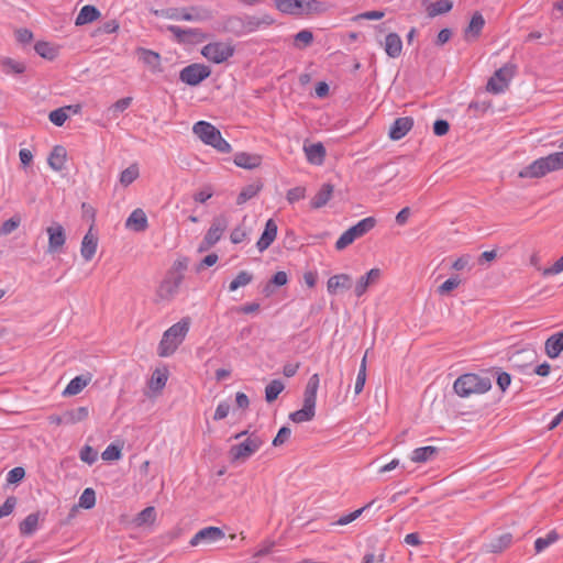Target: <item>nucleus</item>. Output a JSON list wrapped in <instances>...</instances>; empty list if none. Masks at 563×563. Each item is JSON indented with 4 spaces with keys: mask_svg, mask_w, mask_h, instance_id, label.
<instances>
[{
    "mask_svg": "<svg viewBox=\"0 0 563 563\" xmlns=\"http://www.w3.org/2000/svg\"><path fill=\"white\" fill-rule=\"evenodd\" d=\"M492 388V378L487 375H479L475 373H465L460 375L454 384V393L462 397L467 398L471 395H481L487 393Z\"/></svg>",
    "mask_w": 563,
    "mask_h": 563,
    "instance_id": "1",
    "label": "nucleus"
},
{
    "mask_svg": "<svg viewBox=\"0 0 563 563\" xmlns=\"http://www.w3.org/2000/svg\"><path fill=\"white\" fill-rule=\"evenodd\" d=\"M320 384L319 374L309 377L303 391L302 408L289 415V419L296 423L311 421L316 416L317 391Z\"/></svg>",
    "mask_w": 563,
    "mask_h": 563,
    "instance_id": "2",
    "label": "nucleus"
},
{
    "mask_svg": "<svg viewBox=\"0 0 563 563\" xmlns=\"http://www.w3.org/2000/svg\"><path fill=\"white\" fill-rule=\"evenodd\" d=\"M190 325L189 318H183L180 321L176 322L172 327H169L162 336V340L158 344L157 354L161 357H167L175 353L179 344L186 338Z\"/></svg>",
    "mask_w": 563,
    "mask_h": 563,
    "instance_id": "3",
    "label": "nucleus"
},
{
    "mask_svg": "<svg viewBox=\"0 0 563 563\" xmlns=\"http://www.w3.org/2000/svg\"><path fill=\"white\" fill-rule=\"evenodd\" d=\"M563 168V152H555L533 161L523 167L518 176L520 178H541L550 172Z\"/></svg>",
    "mask_w": 563,
    "mask_h": 563,
    "instance_id": "4",
    "label": "nucleus"
},
{
    "mask_svg": "<svg viewBox=\"0 0 563 563\" xmlns=\"http://www.w3.org/2000/svg\"><path fill=\"white\" fill-rule=\"evenodd\" d=\"M377 220L374 217H367L360 220L356 224L344 231L335 242V249L342 251L351 245L356 239L364 236L376 225Z\"/></svg>",
    "mask_w": 563,
    "mask_h": 563,
    "instance_id": "5",
    "label": "nucleus"
},
{
    "mask_svg": "<svg viewBox=\"0 0 563 563\" xmlns=\"http://www.w3.org/2000/svg\"><path fill=\"white\" fill-rule=\"evenodd\" d=\"M264 441L255 432L249 434V437L239 444L232 445L229 450L230 461L244 462L257 452L263 445Z\"/></svg>",
    "mask_w": 563,
    "mask_h": 563,
    "instance_id": "6",
    "label": "nucleus"
},
{
    "mask_svg": "<svg viewBox=\"0 0 563 563\" xmlns=\"http://www.w3.org/2000/svg\"><path fill=\"white\" fill-rule=\"evenodd\" d=\"M517 71V65L506 63L503 67L497 69L494 75L488 79L486 89L493 93L504 92Z\"/></svg>",
    "mask_w": 563,
    "mask_h": 563,
    "instance_id": "7",
    "label": "nucleus"
},
{
    "mask_svg": "<svg viewBox=\"0 0 563 563\" xmlns=\"http://www.w3.org/2000/svg\"><path fill=\"white\" fill-rule=\"evenodd\" d=\"M211 75V68L201 63H192L179 71V80L188 86H199Z\"/></svg>",
    "mask_w": 563,
    "mask_h": 563,
    "instance_id": "8",
    "label": "nucleus"
},
{
    "mask_svg": "<svg viewBox=\"0 0 563 563\" xmlns=\"http://www.w3.org/2000/svg\"><path fill=\"white\" fill-rule=\"evenodd\" d=\"M234 46L230 43L212 42L201 48V55L214 64H222L234 55Z\"/></svg>",
    "mask_w": 563,
    "mask_h": 563,
    "instance_id": "9",
    "label": "nucleus"
},
{
    "mask_svg": "<svg viewBox=\"0 0 563 563\" xmlns=\"http://www.w3.org/2000/svg\"><path fill=\"white\" fill-rule=\"evenodd\" d=\"M184 280V274H176L175 272H167L165 278L159 284L156 295L161 300H172L179 290Z\"/></svg>",
    "mask_w": 563,
    "mask_h": 563,
    "instance_id": "10",
    "label": "nucleus"
},
{
    "mask_svg": "<svg viewBox=\"0 0 563 563\" xmlns=\"http://www.w3.org/2000/svg\"><path fill=\"white\" fill-rule=\"evenodd\" d=\"M167 31L173 34L176 42L180 44H197L209 37L200 29H183L178 25H168Z\"/></svg>",
    "mask_w": 563,
    "mask_h": 563,
    "instance_id": "11",
    "label": "nucleus"
},
{
    "mask_svg": "<svg viewBox=\"0 0 563 563\" xmlns=\"http://www.w3.org/2000/svg\"><path fill=\"white\" fill-rule=\"evenodd\" d=\"M216 31L220 33H229L236 37H241L245 34V25H244V15L231 14L224 15L217 23L214 27Z\"/></svg>",
    "mask_w": 563,
    "mask_h": 563,
    "instance_id": "12",
    "label": "nucleus"
},
{
    "mask_svg": "<svg viewBox=\"0 0 563 563\" xmlns=\"http://www.w3.org/2000/svg\"><path fill=\"white\" fill-rule=\"evenodd\" d=\"M225 538L224 531L219 527H205L194 534L189 544L191 547L210 545Z\"/></svg>",
    "mask_w": 563,
    "mask_h": 563,
    "instance_id": "13",
    "label": "nucleus"
},
{
    "mask_svg": "<svg viewBox=\"0 0 563 563\" xmlns=\"http://www.w3.org/2000/svg\"><path fill=\"white\" fill-rule=\"evenodd\" d=\"M244 15L245 34L267 29L276 23V20L268 13L262 15Z\"/></svg>",
    "mask_w": 563,
    "mask_h": 563,
    "instance_id": "14",
    "label": "nucleus"
},
{
    "mask_svg": "<svg viewBox=\"0 0 563 563\" xmlns=\"http://www.w3.org/2000/svg\"><path fill=\"white\" fill-rule=\"evenodd\" d=\"M192 132L207 145L212 146L221 132L210 122L198 121L192 126Z\"/></svg>",
    "mask_w": 563,
    "mask_h": 563,
    "instance_id": "15",
    "label": "nucleus"
},
{
    "mask_svg": "<svg viewBox=\"0 0 563 563\" xmlns=\"http://www.w3.org/2000/svg\"><path fill=\"white\" fill-rule=\"evenodd\" d=\"M48 234V253H58L66 242V233L62 224L54 222L46 229Z\"/></svg>",
    "mask_w": 563,
    "mask_h": 563,
    "instance_id": "16",
    "label": "nucleus"
},
{
    "mask_svg": "<svg viewBox=\"0 0 563 563\" xmlns=\"http://www.w3.org/2000/svg\"><path fill=\"white\" fill-rule=\"evenodd\" d=\"M228 225H229V219L225 214L221 213V214L216 216L212 219L210 228L208 229V231L205 234L206 243L211 242V243L217 244L221 240Z\"/></svg>",
    "mask_w": 563,
    "mask_h": 563,
    "instance_id": "17",
    "label": "nucleus"
},
{
    "mask_svg": "<svg viewBox=\"0 0 563 563\" xmlns=\"http://www.w3.org/2000/svg\"><path fill=\"white\" fill-rule=\"evenodd\" d=\"M353 279L349 274H336L331 276L327 282V290L331 296H336L338 294L349 290L352 288Z\"/></svg>",
    "mask_w": 563,
    "mask_h": 563,
    "instance_id": "18",
    "label": "nucleus"
},
{
    "mask_svg": "<svg viewBox=\"0 0 563 563\" xmlns=\"http://www.w3.org/2000/svg\"><path fill=\"white\" fill-rule=\"evenodd\" d=\"M484 25H485V19L483 16V14L481 12L476 11L472 15L468 25L463 31V38L466 42H473V41L477 40L482 34Z\"/></svg>",
    "mask_w": 563,
    "mask_h": 563,
    "instance_id": "19",
    "label": "nucleus"
},
{
    "mask_svg": "<svg viewBox=\"0 0 563 563\" xmlns=\"http://www.w3.org/2000/svg\"><path fill=\"white\" fill-rule=\"evenodd\" d=\"M413 126V119L411 117L397 118L389 128L388 136L393 141H399Z\"/></svg>",
    "mask_w": 563,
    "mask_h": 563,
    "instance_id": "20",
    "label": "nucleus"
},
{
    "mask_svg": "<svg viewBox=\"0 0 563 563\" xmlns=\"http://www.w3.org/2000/svg\"><path fill=\"white\" fill-rule=\"evenodd\" d=\"M380 274L382 273L379 268H372L365 275H362L354 286L355 296L361 298L367 291L371 285L378 282Z\"/></svg>",
    "mask_w": 563,
    "mask_h": 563,
    "instance_id": "21",
    "label": "nucleus"
},
{
    "mask_svg": "<svg viewBox=\"0 0 563 563\" xmlns=\"http://www.w3.org/2000/svg\"><path fill=\"white\" fill-rule=\"evenodd\" d=\"M277 230L278 227L275 220L268 219L265 223V228L261 238L256 242V247L258 249L260 252H264L272 245V243L275 241L277 236Z\"/></svg>",
    "mask_w": 563,
    "mask_h": 563,
    "instance_id": "22",
    "label": "nucleus"
},
{
    "mask_svg": "<svg viewBox=\"0 0 563 563\" xmlns=\"http://www.w3.org/2000/svg\"><path fill=\"white\" fill-rule=\"evenodd\" d=\"M93 224H90L88 232L81 241L80 253L85 261H91L98 246V235L92 233Z\"/></svg>",
    "mask_w": 563,
    "mask_h": 563,
    "instance_id": "23",
    "label": "nucleus"
},
{
    "mask_svg": "<svg viewBox=\"0 0 563 563\" xmlns=\"http://www.w3.org/2000/svg\"><path fill=\"white\" fill-rule=\"evenodd\" d=\"M184 14L181 15L183 21H189V22H203L209 21L212 19V12L211 10L199 7V5H191L188 8H184Z\"/></svg>",
    "mask_w": 563,
    "mask_h": 563,
    "instance_id": "24",
    "label": "nucleus"
},
{
    "mask_svg": "<svg viewBox=\"0 0 563 563\" xmlns=\"http://www.w3.org/2000/svg\"><path fill=\"white\" fill-rule=\"evenodd\" d=\"M305 0H274L275 8L283 14L303 15Z\"/></svg>",
    "mask_w": 563,
    "mask_h": 563,
    "instance_id": "25",
    "label": "nucleus"
},
{
    "mask_svg": "<svg viewBox=\"0 0 563 563\" xmlns=\"http://www.w3.org/2000/svg\"><path fill=\"white\" fill-rule=\"evenodd\" d=\"M67 151L63 145H55L47 157L48 166L55 172H62L65 168Z\"/></svg>",
    "mask_w": 563,
    "mask_h": 563,
    "instance_id": "26",
    "label": "nucleus"
},
{
    "mask_svg": "<svg viewBox=\"0 0 563 563\" xmlns=\"http://www.w3.org/2000/svg\"><path fill=\"white\" fill-rule=\"evenodd\" d=\"M125 225L135 232H144L148 228L145 212L140 208L133 210L126 219Z\"/></svg>",
    "mask_w": 563,
    "mask_h": 563,
    "instance_id": "27",
    "label": "nucleus"
},
{
    "mask_svg": "<svg viewBox=\"0 0 563 563\" xmlns=\"http://www.w3.org/2000/svg\"><path fill=\"white\" fill-rule=\"evenodd\" d=\"M384 49L388 57L397 58L402 52V41L399 34L390 32L385 37Z\"/></svg>",
    "mask_w": 563,
    "mask_h": 563,
    "instance_id": "28",
    "label": "nucleus"
},
{
    "mask_svg": "<svg viewBox=\"0 0 563 563\" xmlns=\"http://www.w3.org/2000/svg\"><path fill=\"white\" fill-rule=\"evenodd\" d=\"M233 162L238 167L244 169H254L261 165L262 156L246 152H239L234 155Z\"/></svg>",
    "mask_w": 563,
    "mask_h": 563,
    "instance_id": "29",
    "label": "nucleus"
},
{
    "mask_svg": "<svg viewBox=\"0 0 563 563\" xmlns=\"http://www.w3.org/2000/svg\"><path fill=\"white\" fill-rule=\"evenodd\" d=\"M333 189L334 187L330 183L323 184L319 191L310 200L311 209H320L324 207L331 199Z\"/></svg>",
    "mask_w": 563,
    "mask_h": 563,
    "instance_id": "30",
    "label": "nucleus"
},
{
    "mask_svg": "<svg viewBox=\"0 0 563 563\" xmlns=\"http://www.w3.org/2000/svg\"><path fill=\"white\" fill-rule=\"evenodd\" d=\"M307 161L313 165H321L325 158V147L321 142L305 146Z\"/></svg>",
    "mask_w": 563,
    "mask_h": 563,
    "instance_id": "31",
    "label": "nucleus"
},
{
    "mask_svg": "<svg viewBox=\"0 0 563 563\" xmlns=\"http://www.w3.org/2000/svg\"><path fill=\"white\" fill-rule=\"evenodd\" d=\"M512 543V534L505 532L485 544V550L488 553H500Z\"/></svg>",
    "mask_w": 563,
    "mask_h": 563,
    "instance_id": "32",
    "label": "nucleus"
},
{
    "mask_svg": "<svg viewBox=\"0 0 563 563\" xmlns=\"http://www.w3.org/2000/svg\"><path fill=\"white\" fill-rule=\"evenodd\" d=\"M544 350L550 358H556L563 352V332L555 333L548 338Z\"/></svg>",
    "mask_w": 563,
    "mask_h": 563,
    "instance_id": "33",
    "label": "nucleus"
},
{
    "mask_svg": "<svg viewBox=\"0 0 563 563\" xmlns=\"http://www.w3.org/2000/svg\"><path fill=\"white\" fill-rule=\"evenodd\" d=\"M99 9L91 4L84 5L76 16L75 24L77 26L91 23L100 18Z\"/></svg>",
    "mask_w": 563,
    "mask_h": 563,
    "instance_id": "34",
    "label": "nucleus"
},
{
    "mask_svg": "<svg viewBox=\"0 0 563 563\" xmlns=\"http://www.w3.org/2000/svg\"><path fill=\"white\" fill-rule=\"evenodd\" d=\"M440 449L437 446H421L417 448L411 453V461L415 463H426L432 461L439 454Z\"/></svg>",
    "mask_w": 563,
    "mask_h": 563,
    "instance_id": "35",
    "label": "nucleus"
},
{
    "mask_svg": "<svg viewBox=\"0 0 563 563\" xmlns=\"http://www.w3.org/2000/svg\"><path fill=\"white\" fill-rule=\"evenodd\" d=\"M140 60L151 67L153 71H161V55L157 52L147 48L137 49Z\"/></svg>",
    "mask_w": 563,
    "mask_h": 563,
    "instance_id": "36",
    "label": "nucleus"
},
{
    "mask_svg": "<svg viewBox=\"0 0 563 563\" xmlns=\"http://www.w3.org/2000/svg\"><path fill=\"white\" fill-rule=\"evenodd\" d=\"M38 520H40V512H32V514L27 515L20 522V526H19L21 536H25V537L32 536L37 529Z\"/></svg>",
    "mask_w": 563,
    "mask_h": 563,
    "instance_id": "37",
    "label": "nucleus"
},
{
    "mask_svg": "<svg viewBox=\"0 0 563 563\" xmlns=\"http://www.w3.org/2000/svg\"><path fill=\"white\" fill-rule=\"evenodd\" d=\"M34 49L36 54L47 60H54L58 56V47L46 41H37Z\"/></svg>",
    "mask_w": 563,
    "mask_h": 563,
    "instance_id": "38",
    "label": "nucleus"
},
{
    "mask_svg": "<svg viewBox=\"0 0 563 563\" xmlns=\"http://www.w3.org/2000/svg\"><path fill=\"white\" fill-rule=\"evenodd\" d=\"M90 382V376L79 375L74 377L63 391L64 396H75L79 394Z\"/></svg>",
    "mask_w": 563,
    "mask_h": 563,
    "instance_id": "39",
    "label": "nucleus"
},
{
    "mask_svg": "<svg viewBox=\"0 0 563 563\" xmlns=\"http://www.w3.org/2000/svg\"><path fill=\"white\" fill-rule=\"evenodd\" d=\"M68 426L76 424L86 420L89 417L90 410L88 406H80L77 408L68 409L65 411Z\"/></svg>",
    "mask_w": 563,
    "mask_h": 563,
    "instance_id": "40",
    "label": "nucleus"
},
{
    "mask_svg": "<svg viewBox=\"0 0 563 563\" xmlns=\"http://www.w3.org/2000/svg\"><path fill=\"white\" fill-rule=\"evenodd\" d=\"M485 374H489L492 377L496 378L497 386L504 393L511 384V375L500 367H492L486 371Z\"/></svg>",
    "mask_w": 563,
    "mask_h": 563,
    "instance_id": "41",
    "label": "nucleus"
},
{
    "mask_svg": "<svg viewBox=\"0 0 563 563\" xmlns=\"http://www.w3.org/2000/svg\"><path fill=\"white\" fill-rule=\"evenodd\" d=\"M262 183H253L243 187L236 198V205H244L246 201L257 196V194L262 190Z\"/></svg>",
    "mask_w": 563,
    "mask_h": 563,
    "instance_id": "42",
    "label": "nucleus"
},
{
    "mask_svg": "<svg viewBox=\"0 0 563 563\" xmlns=\"http://www.w3.org/2000/svg\"><path fill=\"white\" fill-rule=\"evenodd\" d=\"M452 8L453 2L451 0H438L434 3H430L426 10L429 18H434L437 15L448 13Z\"/></svg>",
    "mask_w": 563,
    "mask_h": 563,
    "instance_id": "43",
    "label": "nucleus"
},
{
    "mask_svg": "<svg viewBox=\"0 0 563 563\" xmlns=\"http://www.w3.org/2000/svg\"><path fill=\"white\" fill-rule=\"evenodd\" d=\"M285 389V385L280 379H273L266 387H265V400L268 404L274 402L279 394Z\"/></svg>",
    "mask_w": 563,
    "mask_h": 563,
    "instance_id": "44",
    "label": "nucleus"
},
{
    "mask_svg": "<svg viewBox=\"0 0 563 563\" xmlns=\"http://www.w3.org/2000/svg\"><path fill=\"white\" fill-rule=\"evenodd\" d=\"M288 283L287 273L284 271L276 272L269 282L265 285L263 291L268 296L274 291V287H282Z\"/></svg>",
    "mask_w": 563,
    "mask_h": 563,
    "instance_id": "45",
    "label": "nucleus"
},
{
    "mask_svg": "<svg viewBox=\"0 0 563 563\" xmlns=\"http://www.w3.org/2000/svg\"><path fill=\"white\" fill-rule=\"evenodd\" d=\"M559 539H560V536L556 532V530H551L545 537L538 538L534 541L536 553L538 554V553L543 552L547 548H549L550 545L555 543Z\"/></svg>",
    "mask_w": 563,
    "mask_h": 563,
    "instance_id": "46",
    "label": "nucleus"
},
{
    "mask_svg": "<svg viewBox=\"0 0 563 563\" xmlns=\"http://www.w3.org/2000/svg\"><path fill=\"white\" fill-rule=\"evenodd\" d=\"M328 10L325 2L319 0L303 1V15L322 14Z\"/></svg>",
    "mask_w": 563,
    "mask_h": 563,
    "instance_id": "47",
    "label": "nucleus"
},
{
    "mask_svg": "<svg viewBox=\"0 0 563 563\" xmlns=\"http://www.w3.org/2000/svg\"><path fill=\"white\" fill-rule=\"evenodd\" d=\"M253 280V275L247 271H241L235 278L230 283L229 290L235 291L240 287L249 285Z\"/></svg>",
    "mask_w": 563,
    "mask_h": 563,
    "instance_id": "48",
    "label": "nucleus"
},
{
    "mask_svg": "<svg viewBox=\"0 0 563 563\" xmlns=\"http://www.w3.org/2000/svg\"><path fill=\"white\" fill-rule=\"evenodd\" d=\"M167 378L168 376L166 371L162 372L159 369H155L150 380V388L154 391L162 390L166 385Z\"/></svg>",
    "mask_w": 563,
    "mask_h": 563,
    "instance_id": "49",
    "label": "nucleus"
},
{
    "mask_svg": "<svg viewBox=\"0 0 563 563\" xmlns=\"http://www.w3.org/2000/svg\"><path fill=\"white\" fill-rule=\"evenodd\" d=\"M140 175L139 167L136 164L130 165L128 168L121 172L120 174V183L123 186L131 185Z\"/></svg>",
    "mask_w": 563,
    "mask_h": 563,
    "instance_id": "50",
    "label": "nucleus"
},
{
    "mask_svg": "<svg viewBox=\"0 0 563 563\" xmlns=\"http://www.w3.org/2000/svg\"><path fill=\"white\" fill-rule=\"evenodd\" d=\"M68 110H70V108L62 107L51 111L48 114L49 121L56 126H63L69 117Z\"/></svg>",
    "mask_w": 563,
    "mask_h": 563,
    "instance_id": "51",
    "label": "nucleus"
},
{
    "mask_svg": "<svg viewBox=\"0 0 563 563\" xmlns=\"http://www.w3.org/2000/svg\"><path fill=\"white\" fill-rule=\"evenodd\" d=\"M156 519V510L153 506H148L144 508L141 512L137 514L135 518V522L137 526H143L147 523H153Z\"/></svg>",
    "mask_w": 563,
    "mask_h": 563,
    "instance_id": "52",
    "label": "nucleus"
},
{
    "mask_svg": "<svg viewBox=\"0 0 563 563\" xmlns=\"http://www.w3.org/2000/svg\"><path fill=\"white\" fill-rule=\"evenodd\" d=\"M96 505V493L92 488H86L79 497L78 506L84 509H91Z\"/></svg>",
    "mask_w": 563,
    "mask_h": 563,
    "instance_id": "53",
    "label": "nucleus"
},
{
    "mask_svg": "<svg viewBox=\"0 0 563 563\" xmlns=\"http://www.w3.org/2000/svg\"><path fill=\"white\" fill-rule=\"evenodd\" d=\"M295 42L294 44L299 47L303 48L312 44L313 42V34L310 30H301L295 35Z\"/></svg>",
    "mask_w": 563,
    "mask_h": 563,
    "instance_id": "54",
    "label": "nucleus"
},
{
    "mask_svg": "<svg viewBox=\"0 0 563 563\" xmlns=\"http://www.w3.org/2000/svg\"><path fill=\"white\" fill-rule=\"evenodd\" d=\"M462 283L461 278L459 275H454L452 277H450L449 279H446L444 283H442L439 287H438V292L440 295H448L450 294L452 290H454L455 288H457L460 286V284Z\"/></svg>",
    "mask_w": 563,
    "mask_h": 563,
    "instance_id": "55",
    "label": "nucleus"
},
{
    "mask_svg": "<svg viewBox=\"0 0 563 563\" xmlns=\"http://www.w3.org/2000/svg\"><path fill=\"white\" fill-rule=\"evenodd\" d=\"M474 267L473 257L470 254H464L460 257H457L453 264L452 268L455 271H471Z\"/></svg>",
    "mask_w": 563,
    "mask_h": 563,
    "instance_id": "56",
    "label": "nucleus"
},
{
    "mask_svg": "<svg viewBox=\"0 0 563 563\" xmlns=\"http://www.w3.org/2000/svg\"><path fill=\"white\" fill-rule=\"evenodd\" d=\"M79 457L82 462L91 465L97 461L98 452L92 446L86 444L81 448Z\"/></svg>",
    "mask_w": 563,
    "mask_h": 563,
    "instance_id": "57",
    "label": "nucleus"
},
{
    "mask_svg": "<svg viewBox=\"0 0 563 563\" xmlns=\"http://www.w3.org/2000/svg\"><path fill=\"white\" fill-rule=\"evenodd\" d=\"M373 503H374V500L371 501L369 504L365 505L364 507L360 508V509H356V510H354V511H352V512H350V514H347L345 516L340 517L339 520L336 521V525L345 526V525L354 521L355 519H357L362 515V512L365 509L369 508L373 505Z\"/></svg>",
    "mask_w": 563,
    "mask_h": 563,
    "instance_id": "58",
    "label": "nucleus"
},
{
    "mask_svg": "<svg viewBox=\"0 0 563 563\" xmlns=\"http://www.w3.org/2000/svg\"><path fill=\"white\" fill-rule=\"evenodd\" d=\"M121 448L115 444H109L101 454L103 461H117L121 459Z\"/></svg>",
    "mask_w": 563,
    "mask_h": 563,
    "instance_id": "59",
    "label": "nucleus"
},
{
    "mask_svg": "<svg viewBox=\"0 0 563 563\" xmlns=\"http://www.w3.org/2000/svg\"><path fill=\"white\" fill-rule=\"evenodd\" d=\"M290 434H291L290 428L287 426H283L278 430L276 437L273 439L272 444L276 448L283 445L284 443H286L289 440Z\"/></svg>",
    "mask_w": 563,
    "mask_h": 563,
    "instance_id": "60",
    "label": "nucleus"
},
{
    "mask_svg": "<svg viewBox=\"0 0 563 563\" xmlns=\"http://www.w3.org/2000/svg\"><path fill=\"white\" fill-rule=\"evenodd\" d=\"M20 218L19 217H11L10 219L5 220L1 228H0V234L8 235L14 230H16L20 225Z\"/></svg>",
    "mask_w": 563,
    "mask_h": 563,
    "instance_id": "61",
    "label": "nucleus"
},
{
    "mask_svg": "<svg viewBox=\"0 0 563 563\" xmlns=\"http://www.w3.org/2000/svg\"><path fill=\"white\" fill-rule=\"evenodd\" d=\"M132 97H124L115 101L110 108L109 111L117 115L120 112L126 110L132 103Z\"/></svg>",
    "mask_w": 563,
    "mask_h": 563,
    "instance_id": "62",
    "label": "nucleus"
},
{
    "mask_svg": "<svg viewBox=\"0 0 563 563\" xmlns=\"http://www.w3.org/2000/svg\"><path fill=\"white\" fill-rule=\"evenodd\" d=\"M25 477V470L21 466L13 467L7 474L8 484H18Z\"/></svg>",
    "mask_w": 563,
    "mask_h": 563,
    "instance_id": "63",
    "label": "nucleus"
},
{
    "mask_svg": "<svg viewBox=\"0 0 563 563\" xmlns=\"http://www.w3.org/2000/svg\"><path fill=\"white\" fill-rule=\"evenodd\" d=\"M306 196V188L301 186H297L294 188H290L287 191L286 198L289 203H295L301 199H303Z\"/></svg>",
    "mask_w": 563,
    "mask_h": 563,
    "instance_id": "64",
    "label": "nucleus"
}]
</instances>
